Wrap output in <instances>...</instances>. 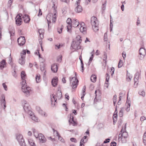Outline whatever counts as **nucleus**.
I'll list each match as a JSON object with an SVG mask.
<instances>
[{
  "label": "nucleus",
  "instance_id": "1",
  "mask_svg": "<svg viewBox=\"0 0 146 146\" xmlns=\"http://www.w3.org/2000/svg\"><path fill=\"white\" fill-rule=\"evenodd\" d=\"M54 13L53 15L52 13H49L47 15L46 17L48 28H49V24L51 23L50 20L52 19V22L54 23L55 22L56 20L57 17L56 13L57 12V11L56 9H55L54 10Z\"/></svg>",
  "mask_w": 146,
  "mask_h": 146
},
{
  "label": "nucleus",
  "instance_id": "2",
  "mask_svg": "<svg viewBox=\"0 0 146 146\" xmlns=\"http://www.w3.org/2000/svg\"><path fill=\"white\" fill-rule=\"evenodd\" d=\"M91 23L94 31L95 32H96L98 31V22L96 17H91Z\"/></svg>",
  "mask_w": 146,
  "mask_h": 146
},
{
  "label": "nucleus",
  "instance_id": "3",
  "mask_svg": "<svg viewBox=\"0 0 146 146\" xmlns=\"http://www.w3.org/2000/svg\"><path fill=\"white\" fill-rule=\"evenodd\" d=\"M21 90L24 93V95L26 97L29 96L32 92L31 88L28 86H27L26 83L25 84H21Z\"/></svg>",
  "mask_w": 146,
  "mask_h": 146
},
{
  "label": "nucleus",
  "instance_id": "4",
  "mask_svg": "<svg viewBox=\"0 0 146 146\" xmlns=\"http://www.w3.org/2000/svg\"><path fill=\"white\" fill-rule=\"evenodd\" d=\"M81 41L82 40L80 39L73 40L71 44V49L74 50V51L80 49L81 47L80 44Z\"/></svg>",
  "mask_w": 146,
  "mask_h": 146
},
{
  "label": "nucleus",
  "instance_id": "5",
  "mask_svg": "<svg viewBox=\"0 0 146 146\" xmlns=\"http://www.w3.org/2000/svg\"><path fill=\"white\" fill-rule=\"evenodd\" d=\"M62 96L61 91L59 90L57 91L56 95L53 96V95H52V98H51L52 105L54 106L55 105L54 102H56L57 99H60L62 97Z\"/></svg>",
  "mask_w": 146,
  "mask_h": 146
},
{
  "label": "nucleus",
  "instance_id": "6",
  "mask_svg": "<svg viewBox=\"0 0 146 146\" xmlns=\"http://www.w3.org/2000/svg\"><path fill=\"white\" fill-rule=\"evenodd\" d=\"M22 106L25 111L28 114H31L32 111L30 110V108L28 102L23 100L22 101Z\"/></svg>",
  "mask_w": 146,
  "mask_h": 146
},
{
  "label": "nucleus",
  "instance_id": "7",
  "mask_svg": "<svg viewBox=\"0 0 146 146\" xmlns=\"http://www.w3.org/2000/svg\"><path fill=\"white\" fill-rule=\"evenodd\" d=\"M16 139L21 146H26L23 136L21 134H17L16 135Z\"/></svg>",
  "mask_w": 146,
  "mask_h": 146
},
{
  "label": "nucleus",
  "instance_id": "8",
  "mask_svg": "<svg viewBox=\"0 0 146 146\" xmlns=\"http://www.w3.org/2000/svg\"><path fill=\"white\" fill-rule=\"evenodd\" d=\"M80 0H77L75 3L74 11L76 13H79L82 11V7L80 5Z\"/></svg>",
  "mask_w": 146,
  "mask_h": 146
},
{
  "label": "nucleus",
  "instance_id": "9",
  "mask_svg": "<svg viewBox=\"0 0 146 146\" xmlns=\"http://www.w3.org/2000/svg\"><path fill=\"white\" fill-rule=\"evenodd\" d=\"M78 81L76 77H72L70 81V85L74 89L76 88L78 84Z\"/></svg>",
  "mask_w": 146,
  "mask_h": 146
},
{
  "label": "nucleus",
  "instance_id": "10",
  "mask_svg": "<svg viewBox=\"0 0 146 146\" xmlns=\"http://www.w3.org/2000/svg\"><path fill=\"white\" fill-rule=\"evenodd\" d=\"M15 23L17 26H20L22 23V19L21 16L19 15H17L15 18Z\"/></svg>",
  "mask_w": 146,
  "mask_h": 146
},
{
  "label": "nucleus",
  "instance_id": "11",
  "mask_svg": "<svg viewBox=\"0 0 146 146\" xmlns=\"http://www.w3.org/2000/svg\"><path fill=\"white\" fill-rule=\"evenodd\" d=\"M123 128L121 129L120 132V133L119 135L118 140L121 139L122 138L121 137H124L127 138L128 136L127 133L126 132H122Z\"/></svg>",
  "mask_w": 146,
  "mask_h": 146
},
{
  "label": "nucleus",
  "instance_id": "12",
  "mask_svg": "<svg viewBox=\"0 0 146 146\" xmlns=\"http://www.w3.org/2000/svg\"><path fill=\"white\" fill-rule=\"evenodd\" d=\"M18 42L19 45L21 46L23 45L25 42V40L24 36H20L18 38Z\"/></svg>",
  "mask_w": 146,
  "mask_h": 146
},
{
  "label": "nucleus",
  "instance_id": "13",
  "mask_svg": "<svg viewBox=\"0 0 146 146\" xmlns=\"http://www.w3.org/2000/svg\"><path fill=\"white\" fill-rule=\"evenodd\" d=\"M21 76L22 80V82H21V84H25L26 83L25 79L26 77V75L25 71H22L21 72Z\"/></svg>",
  "mask_w": 146,
  "mask_h": 146
},
{
  "label": "nucleus",
  "instance_id": "14",
  "mask_svg": "<svg viewBox=\"0 0 146 146\" xmlns=\"http://www.w3.org/2000/svg\"><path fill=\"white\" fill-rule=\"evenodd\" d=\"M72 19L70 18H68L66 22L68 24L67 26L68 31L70 32L71 31V28L72 26Z\"/></svg>",
  "mask_w": 146,
  "mask_h": 146
},
{
  "label": "nucleus",
  "instance_id": "15",
  "mask_svg": "<svg viewBox=\"0 0 146 146\" xmlns=\"http://www.w3.org/2000/svg\"><path fill=\"white\" fill-rule=\"evenodd\" d=\"M79 25L80 26L79 29L80 31L82 33H85L86 30V28L84 23L82 22L80 23Z\"/></svg>",
  "mask_w": 146,
  "mask_h": 146
},
{
  "label": "nucleus",
  "instance_id": "16",
  "mask_svg": "<svg viewBox=\"0 0 146 146\" xmlns=\"http://www.w3.org/2000/svg\"><path fill=\"white\" fill-rule=\"evenodd\" d=\"M80 24L79 22L77 19L75 18L72 19V25L73 27H76L79 26Z\"/></svg>",
  "mask_w": 146,
  "mask_h": 146
},
{
  "label": "nucleus",
  "instance_id": "17",
  "mask_svg": "<svg viewBox=\"0 0 146 146\" xmlns=\"http://www.w3.org/2000/svg\"><path fill=\"white\" fill-rule=\"evenodd\" d=\"M1 106L2 108L4 110H5V108L6 107V102L5 99V95L4 94H3L1 95Z\"/></svg>",
  "mask_w": 146,
  "mask_h": 146
},
{
  "label": "nucleus",
  "instance_id": "18",
  "mask_svg": "<svg viewBox=\"0 0 146 146\" xmlns=\"http://www.w3.org/2000/svg\"><path fill=\"white\" fill-rule=\"evenodd\" d=\"M36 109L38 113L42 116L44 117H46L47 116V114L46 113L42 110L39 107H36Z\"/></svg>",
  "mask_w": 146,
  "mask_h": 146
},
{
  "label": "nucleus",
  "instance_id": "19",
  "mask_svg": "<svg viewBox=\"0 0 146 146\" xmlns=\"http://www.w3.org/2000/svg\"><path fill=\"white\" fill-rule=\"evenodd\" d=\"M40 142L42 143H44L46 141V139L44 135L42 133H39L38 138Z\"/></svg>",
  "mask_w": 146,
  "mask_h": 146
},
{
  "label": "nucleus",
  "instance_id": "20",
  "mask_svg": "<svg viewBox=\"0 0 146 146\" xmlns=\"http://www.w3.org/2000/svg\"><path fill=\"white\" fill-rule=\"evenodd\" d=\"M58 78L56 77H55L52 79L51 81V83L53 87H56V86L58 84Z\"/></svg>",
  "mask_w": 146,
  "mask_h": 146
},
{
  "label": "nucleus",
  "instance_id": "21",
  "mask_svg": "<svg viewBox=\"0 0 146 146\" xmlns=\"http://www.w3.org/2000/svg\"><path fill=\"white\" fill-rule=\"evenodd\" d=\"M51 70L53 72H57L58 70V66L56 64H54L51 66Z\"/></svg>",
  "mask_w": 146,
  "mask_h": 146
},
{
  "label": "nucleus",
  "instance_id": "22",
  "mask_svg": "<svg viewBox=\"0 0 146 146\" xmlns=\"http://www.w3.org/2000/svg\"><path fill=\"white\" fill-rule=\"evenodd\" d=\"M140 75V73L139 72H137L135 74L134 77V84H137L138 83L137 81L139 78V77Z\"/></svg>",
  "mask_w": 146,
  "mask_h": 146
},
{
  "label": "nucleus",
  "instance_id": "23",
  "mask_svg": "<svg viewBox=\"0 0 146 146\" xmlns=\"http://www.w3.org/2000/svg\"><path fill=\"white\" fill-rule=\"evenodd\" d=\"M24 21L26 23H28L30 21V18L29 15H24L23 17Z\"/></svg>",
  "mask_w": 146,
  "mask_h": 146
},
{
  "label": "nucleus",
  "instance_id": "24",
  "mask_svg": "<svg viewBox=\"0 0 146 146\" xmlns=\"http://www.w3.org/2000/svg\"><path fill=\"white\" fill-rule=\"evenodd\" d=\"M139 54L143 57L146 54V51L145 48H141L139 50Z\"/></svg>",
  "mask_w": 146,
  "mask_h": 146
},
{
  "label": "nucleus",
  "instance_id": "25",
  "mask_svg": "<svg viewBox=\"0 0 146 146\" xmlns=\"http://www.w3.org/2000/svg\"><path fill=\"white\" fill-rule=\"evenodd\" d=\"M6 64L5 60L3 59L0 62V69L2 70L6 67Z\"/></svg>",
  "mask_w": 146,
  "mask_h": 146
},
{
  "label": "nucleus",
  "instance_id": "26",
  "mask_svg": "<svg viewBox=\"0 0 146 146\" xmlns=\"http://www.w3.org/2000/svg\"><path fill=\"white\" fill-rule=\"evenodd\" d=\"M87 136H85L81 140L80 142V146H82L84 143H85L87 142V139H86Z\"/></svg>",
  "mask_w": 146,
  "mask_h": 146
},
{
  "label": "nucleus",
  "instance_id": "27",
  "mask_svg": "<svg viewBox=\"0 0 146 146\" xmlns=\"http://www.w3.org/2000/svg\"><path fill=\"white\" fill-rule=\"evenodd\" d=\"M30 115V117L33 121L35 122H37L38 120V118L35 116L33 113L32 112V113L31 114H29Z\"/></svg>",
  "mask_w": 146,
  "mask_h": 146
},
{
  "label": "nucleus",
  "instance_id": "28",
  "mask_svg": "<svg viewBox=\"0 0 146 146\" xmlns=\"http://www.w3.org/2000/svg\"><path fill=\"white\" fill-rule=\"evenodd\" d=\"M69 121L70 124H71L73 126H74L76 124V122L74 120L73 116L71 115H70V119L69 120Z\"/></svg>",
  "mask_w": 146,
  "mask_h": 146
},
{
  "label": "nucleus",
  "instance_id": "29",
  "mask_svg": "<svg viewBox=\"0 0 146 146\" xmlns=\"http://www.w3.org/2000/svg\"><path fill=\"white\" fill-rule=\"evenodd\" d=\"M54 133H56V135L58 137V140L60 141L61 142L64 143L65 142L64 140L61 137L58 132L57 131H54Z\"/></svg>",
  "mask_w": 146,
  "mask_h": 146
},
{
  "label": "nucleus",
  "instance_id": "30",
  "mask_svg": "<svg viewBox=\"0 0 146 146\" xmlns=\"http://www.w3.org/2000/svg\"><path fill=\"white\" fill-rule=\"evenodd\" d=\"M40 68L41 71L42 72L44 71V75L46 74L45 72L46 71L44 70L45 69V66L43 62H42L40 63Z\"/></svg>",
  "mask_w": 146,
  "mask_h": 146
},
{
  "label": "nucleus",
  "instance_id": "31",
  "mask_svg": "<svg viewBox=\"0 0 146 146\" xmlns=\"http://www.w3.org/2000/svg\"><path fill=\"white\" fill-rule=\"evenodd\" d=\"M32 130L33 132V133L35 137L36 138H38L39 136V134L38 133L37 131L34 128H32Z\"/></svg>",
  "mask_w": 146,
  "mask_h": 146
},
{
  "label": "nucleus",
  "instance_id": "32",
  "mask_svg": "<svg viewBox=\"0 0 146 146\" xmlns=\"http://www.w3.org/2000/svg\"><path fill=\"white\" fill-rule=\"evenodd\" d=\"M18 62L21 65H24L25 62V58L21 56V58H20Z\"/></svg>",
  "mask_w": 146,
  "mask_h": 146
},
{
  "label": "nucleus",
  "instance_id": "33",
  "mask_svg": "<svg viewBox=\"0 0 146 146\" xmlns=\"http://www.w3.org/2000/svg\"><path fill=\"white\" fill-rule=\"evenodd\" d=\"M38 33H39L40 36L41 38H42L43 37V34L44 33V30L43 29H40L38 30Z\"/></svg>",
  "mask_w": 146,
  "mask_h": 146
},
{
  "label": "nucleus",
  "instance_id": "34",
  "mask_svg": "<svg viewBox=\"0 0 146 146\" xmlns=\"http://www.w3.org/2000/svg\"><path fill=\"white\" fill-rule=\"evenodd\" d=\"M125 105L127 106V107L125 109L127 111H129L130 110V101H127Z\"/></svg>",
  "mask_w": 146,
  "mask_h": 146
},
{
  "label": "nucleus",
  "instance_id": "35",
  "mask_svg": "<svg viewBox=\"0 0 146 146\" xmlns=\"http://www.w3.org/2000/svg\"><path fill=\"white\" fill-rule=\"evenodd\" d=\"M94 50H93L92 52L91 53V56L90 57L89 60V61L88 62V63L89 64H90V63L92 60L93 58H94Z\"/></svg>",
  "mask_w": 146,
  "mask_h": 146
},
{
  "label": "nucleus",
  "instance_id": "36",
  "mask_svg": "<svg viewBox=\"0 0 146 146\" xmlns=\"http://www.w3.org/2000/svg\"><path fill=\"white\" fill-rule=\"evenodd\" d=\"M11 66L12 68L13 69V70H14V72L13 73V75L14 77H16L17 76L16 74V72L15 69V67L16 66V65L15 64H13Z\"/></svg>",
  "mask_w": 146,
  "mask_h": 146
},
{
  "label": "nucleus",
  "instance_id": "37",
  "mask_svg": "<svg viewBox=\"0 0 146 146\" xmlns=\"http://www.w3.org/2000/svg\"><path fill=\"white\" fill-rule=\"evenodd\" d=\"M96 76L95 75H92L91 77V80L92 82H94L96 81Z\"/></svg>",
  "mask_w": 146,
  "mask_h": 146
},
{
  "label": "nucleus",
  "instance_id": "38",
  "mask_svg": "<svg viewBox=\"0 0 146 146\" xmlns=\"http://www.w3.org/2000/svg\"><path fill=\"white\" fill-rule=\"evenodd\" d=\"M28 142L30 145L31 146L35 145V143L32 139L28 138Z\"/></svg>",
  "mask_w": 146,
  "mask_h": 146
},
{
  "label": "nucleus",
  "instance_id": "39",
  "mask_svg": "<svg viewBox=\"0 0 146 146\" xmlns=\"http://www.w3.org/2000/svg\"><path fill=\"white\" fill-rule=\"evenodd\" d=\"M35 79L37 83L40 82V75L39 74H37L36 76Z\"/></svg>",
  "mask_w": 146,
  "mask_h": 146
},
{
  "label": "nucleus",
  "instance_id": "40",
  "mask_svg": "<svg viewBox=\"0 0 146 146\" xmlns=\"http://www.w3.org/2000/svg\"><path fill=\"white\" fill-rule=\"evenodd\" d=\"M143 143L145 145H146V132H145L144 134L143 137Z\"/></svg>",
  "mask_w": 146,
  "mask_h": 146
},
{
  "label": "nucleus",
  "instance_id": "41",
  "mask_svg": "<svg viewBox=\"0 0 146 146\" xmlns=\"http://www.w3.org/2000/svg\"><path fill=\"white\" fill-rule=\"evenodd\" d=\"M26 53V51L25 50H23L22 52L21 53V56L22 57L25 58V55Z\"/></svg>",
  "mask_w": 146,
  "mask_h": 146
},
{
  "label": "nucleus",
  "instance_id": "42",
  "mask_svg": "<svg viewBox=\"0 0 146 146\" xmlns=\"http://www.w3.org/2000/svg\"><path fill=\"white\" fill-rule=\"evenodd\" d=\"M52 2L53 3V6H52V8L54 9V10L55 8V5L57 4V0H52Z\"/></svg>",
  "mask_w": 146,
  "mask_h": 146
},
{
  "label": "nucleus",
  "instance_id": "43",
  "mask_svg": "<svg viewBox=\"0 0 146 146\" xmlns=\"http://www.w3.org/2000/svg\"><path fill=\"white\" fill-rule=\"evenodd\" d=\"M139 94L140 95L142 96L143 97H144L145 95V93L144 90H140L139 92Z\"/></svg>",
  "mask_w": 146,
  "mask_h": 146
},
{
  "label": "nucleus",
  "instance_id": "44",
  "mask_svg": "<svg viewBox=\"0 0 146 146\" xmlns=\"http://www.w3.org/2000/svg\"><path fill=\"white\" fill-rule=\"evenodd\" d=\"M132 78V76H129V74H127V75L126 79L127 81L129 82L131 81Z\"/></svg>",
  "mask_w": 146,
  "mask_h": 146
},
{
  "label": "nucleus",
  "instance_id": "45",
  "mask_svg": "<svg viewBox=\"0 0 146 146\" xmlns=\"http://www.w3.org/2000/svg\"><path fill=\"white\" fill-rule=\"evenodd\" d=\"M117 96L116 95H114L113 96V103L114 105L115 106V103L116 101V99H117Z\"/></svg>",
  "mask_w": 146,
  "mask_h": 146
},
{
  "label": "nucleus",
  "instance_id": "46",
  "mask_svg": "<svg viewBox=\"0 0 146 146\" xmlns=\"http://www.w3.org/2000/svg\"><path fill=\"white\" fill-rule=\"evenodd\" d=\"M62 26H61L60 27H58L57 28V31L60 34L62 33Z\"/></svg>",
  "mask_w": 146,
  "mask_h": 146
},
{
  "label": "nucleus",
  "instance_id": "47",
  "mask_svg": "<svg viewBox=\"0 0 146 146\" xmlns=\"http://www.w3.org/2000/svg\"><path fill=\"white\" fill-rule=\"evenodd\" d=\"M123 65V64L122 60H120L118 64V67L119 68L121 67Z\"/></svg>",
  "mask_w": 146,
  "mask_h": 146
},
{
  "label": "nucleus",
  "instance_id": "48",
  "mask_svg": "<svg viewBox=\"0 0 146 146\" xmlns=\"http://www.w3.org/2000/svg\"><path fill=\"white\" fill-rule=\"evenodd\" d=\"M117 114H115V113H114L113 115V122H114L115 121H116L117 119Z\"/></svg>",
  "mask_w": 146,
  "mask_h": 146
},
{
  "label": "nucleus",
  "instance_id": "49",
  "mask_svg": "<svg viewBox=\"0 0 146 146\" xmlns=\"http://www.w3.org/2000/svg\"><path fill=\"white\" fill-rule=\"evenodd\" d=\"M103 58H104V61L106 63V60L107 59V56L106 53H104V56H103Z\"/></svg>",
  "mask_w": 146,
  "mask_h": 146
},
{
  "label": "nucleus",
  "instance_id": "50",
  "mask_svg": "<svg viewBox=\"0 0 146 146\" xmlns=\"http://www.w3.org/2000/svg\"><path fill=\"white\" fill-rule=\"evenodd\" d=\"M121 138H122V139L120 140H119V141H121L122 143H125L126 142L127 140L126 138L121 137Z\"/></svg>",
  "mask_w": 146,
  "mask_h": 146
},
{
  "label": "nucleus",
  "instance_id": "51",
  "mask_svg": "<svg viewBox=\"0 0 146 146\" xmlns=\"http://www.w3.org/2000/svg\"><path fill=\"white\" fill-rule=\"evenodd\" d=\"M5 90L7 91L8 90L7 87V86L5 84V83H3L2 84Z\"/></svg>",
  "mask_w": 146,
  "mask_h": 146
},
{
  "label": "nucleus",
  "instance_id": "52",
  "mask_svg": "<svg viewBox=\"0 0 146 146\" xmlns=\"http://www.w3.org/2000/svg\"><path fill=\"white\" fill-rule=\"evenodd\" d=\"M85 88L86 87L85 86H84L82 91V96H84L85 95Z\"/></svg>",
  "mask_w": 146,
  "mask_h": 146
},
{
  "label": "nucleus",
  "instance_id": "53",
  "mask_svg": "<svg viewBox=\"0 0 146 146\" xmlns=\"http://www.w3.org/2000/svg\"><path fill=\"white\" fill-rule=\"evenodd\" d=\"M13 0H9L8 3V5L9 7H10L11 5Z\"/></svg>",
  "mask_w": 146,
  "mask_h": 146
},
{
  "label": "nucleus",
  "instance_id": "54",
  "mask_svg": "<svg viewBox=\"0 0 146 146\" xmlns=\"http://www.w3.org/2000/svg\"><path fill=\"white\" fill-rule=\"evenodd\" d=\"M123 115V110H120L119 113V115L120 117H122Z\"/></svg>",
  "mask_w": 146,
  "mask_h": 146
},
{
  "label": "nucleus",
  "instance_id": "55",
  "mask_svg": "<svg viewBox=\"0 0 146 146\" xmlns=\"http://www.w3.org/2000/svg\"><path fill=\"white\" fill-rule=\"evenodd\" d=\"M104 40L105 42H107L108 40L107 35L106 33H105L104 35Z\"/></svg>",
  "mask_w": 146,
  "mask_h": 146
},
{
  "label": "nucleus",
  "instance_id": "56",
  "mask_svg": "<svg viewBox=\"0 0 146 146\" xmlns=\"http://www.w3.org/2000/svg\"><path fill=\"white\" fill-rule=\"evenodd\" d=\"M125 95V93H123L122 92H120L119 93V98L120 100H121V98L122 97V96L123 95Z\"/></svg>",
  "mask_w": 146,
  "mask_h": 146
},
{
  "label": "nucleus",
  "instance_id": "57",
  "mask_svg": "<svg viewBox=\"0 0 146 146\" xmlns=\"http://www.w3.org/2000/svg\"><path fill=\"white\" fill-rule=\"evenodd\" d=\"M106 81L107 82H108L109 81V79L110 78V75L108 73L106 74Z\"/></svg>",
  "mask_w": 146,
  "mask_h": 146
},
{
  "label": "nucleus",
  "instance_id": "58",
  "mask_svg": "<svg viewBox=\"0 0 146 146\" xmlns=\"http://www.w3.org/2000/svg\"><path fill=\"white\" fill-rule=\"evenodd\" d=\"M9 33L11 37L12 36H13L14 35L15 32L14 31H9Z\"/></svg>",
  "mask_w": 146,
  "mask_h": 146
},
{
  "label": "nucleus",
  "instance_id": "59",
  "mask_svg": "<svg viewBox=\"0 0 146 146\" xmlns=\"http://www.w3.org/2000/svg\"><path fill=\"white\" fill-rule=\"evenodd\" d=\"M70 141L72 142H73L75 143L77 142V141L76 139L74 138H71L70 139Z\"/></svg>",
  "mask_w": 146,
  "mask_h": 146
},
{
  "label": "nucleus",
  "instance_id": "60",
  "mask_svg": "<svg viewBox=\"0 0 146 146\" xmlns=\"http://www.w3.org/2000/svg\"><path fill=\"white\" fill-rule=\"evenodd\" d=\"M81 68L82 69L81 70V71L83 72L84 71V64L83 62V61H81Z\"/></svg>",
  "mask_w": 146,
  "mask_h": 146
},
{
  "label": "nucleus",
  "instance_id": "61",
  "mask_svg": "<svg viewBox=\"0 0 146 146\" xmlns=\"http://www.w3.org/2000/svg\"><path fill=\"white\" fill-rule=\"evenodd\" d=\"M140 119L141 121H143L146 119V118L144 116H142L140 117Z\"/></svg>",
  "mask_w": 146,
  "mask_h": 146
},
{
  "label": "nucleus",
  "instance_id": "62",
  "mask_svg": "<svg viewBox=\"0 0 146 146\" xmlns=\"http://www.w3.org/2000/svg\"><path fill=\"white\" fill-rule=\"evenodd\" d=\"M140 24V21L139 20V18L138 17L137 18V21L136 22V25L137 26H139V24Z\"/></svg>",
  "mask_w": 146,
  "mask_h": 146
},
{
  "label": "nucleus",
  "instance_id": "63",
  "mask_svg": "<svg viewBox=\"0 0 146 146\" xmlns=\"http://www.w3.org/2000/svg\"><path fill=\"white\" fill-rule=\"evenodd\" d=\"M116 143L114 141L111 142L110 143V145L111 146H116Z\"/></svg>",
  "mask_w": 146,
  "mask_h": 146
},
{
  "label": "nucleus",
  "instance_id": "64",
  "mask_svg": "<svg viewBox=\"0 0 146 146\" xmlns=\"http://www.w3.org/2000/svg\"><path fill=\"white\" fill-rule=\"evenodd\" d=\"M110 140V139L109 138L106 139L105 140V141H104V143H106L109 142Z\"/></svg>",
  "mask_w": 146,
  "mask_h": 146
}]
</instances>
